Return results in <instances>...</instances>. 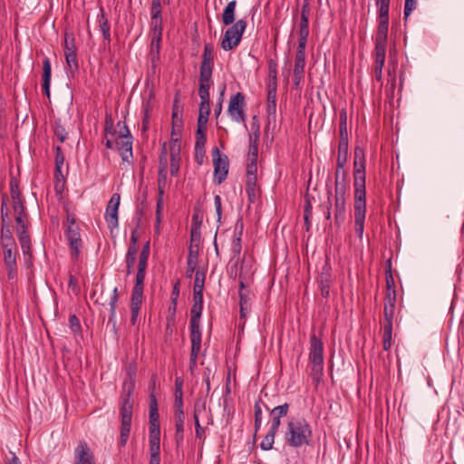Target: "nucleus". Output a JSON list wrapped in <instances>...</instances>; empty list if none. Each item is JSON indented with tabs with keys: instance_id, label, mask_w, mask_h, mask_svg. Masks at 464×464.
Listing matches in <instances>:
<instances>
[{
	"instance_id": "obj_45",
	"label": "nucleus",
	"mask_w": 464,
	"mask_h": 464,
	"mask_svg": "<svg viewBox=\"0 0 464 464\" xmlns=\"http://www.w3.org/2000/svg\"><path fill=\"white\" fill-rule=\"evenodd\" d=\"M55 150H56L55 172H56V178L59 180V176L62 175L61 169H62V166L63 165L64 158L61 152L60 146H56Z\"/></svg>"
},
{
	"instance_id": "obj_62",
	"label": "nucleus",
	"mask_w": 464,
	"mask_h": 464,
	"mask_svg": "<svg viewBox=\"0 0 464 464\" xmlns=\"http://www.w3.org/2000/svg\"><path fill=\"white\" fill-rule=\"evenodd\" d=\"M179 145L173 143L170 146V161L179 160Z\"/></svg>"
},
{
	"instance_id": "obj_37",
	"label": "nucleus",
	"mask_w": 464,
	"mask_h": 464,
	"mask_svg": "<svg viewBox=\"0 0 464 464\" xmlns=\"http://www.w3.org/2000/svg\"><path fill=\"white\" fill-rule=\"evenodd\" d=\"M148 259L149 258L139 256L138 271L135 278V284L139 285H144Z\"/></svg>"
},
{
	"instance_id": "obj_57",
	"label": "nucleus",
	"mask_w": 464,
	"mask_h": 464,
	"mask_svg": "<svg viewBox=\"0 0 464 464\" xmlns=\"http://www.w3.org/2000/svg\"><path fill=\"white\" fill-rule=\"evenodd\" d=\"M242 250L241 241L237 239H233L231 251L233 253V258L238 257Z\"/></svg>"
},
{
	"instance_id": "obj_39",
	"label": "nucleus",
	"mask_w": 464,
	"mask_h": 464,
	"mask_svg": "<svg viewBox=\"0 0 464 464\" xmlns=\"http://www.w3.org/2000/svg\"><path fill=\"white\" fill-rule=\"evenodd\" d=\"M118 289L115 287L113 289V295L111 297L110 300V317H109V323H112L113 325H115L116 321V307H117V302H118Z\"/></svg>"
},
{
	"instance_id": "obj_32",
	"label": "nucleus",
	"mask_w": 464,
	"mask_h": 464,
	"mask_svg": "<svg viewBox=\"0 0 464 464\" xmlns=\"http://www.w3.org/2000/svg\"><path fill=\"white\" fill-rule=\"evenodd\" d=\"M98 22L102 33L104 42L111 43V26L106 17L104 11L102 9L101 14L98 15Z\"/></svg>"
},
{
	"instance_id": "obj_48",
	"label": "nucleus",
	"mask_w": 464,
	"mask_h": 464,
	"mask_svg": "<svg viewBox=\"0 0 464 464\" xmlns=\"http://www.w3.org/2000/svg\"><path fill=\"white\" fill-rule=\"evenodd\" d=\"M254 411H255V430H256V431H257L262 425V409H261L259 401H256L255 406H254Z\"/></svg>"
},
{
	"instance_id": "obj_55",
	"label": "nucleus",
	"mask_w": 464,
	"mask_h": 464,
	"mask_svg": "<svg viewBox=\"0 0 464 464\" xmlns=\"http://www.w3.org/2000/svg\"><path fill=\"white\" fill-rule=\"evenodd\" d=\"M205 156V145H195V158L198 164H202Z\"/></svg>"
},
{
	"instance_id": "obj_17",
	"label": "nucleus",
	"mask_w": 464,
	"mask_h": 464,
	"mask_svg": "<svg viewBox=\"0 0 464 464\" xmlns=\"http://www.w3.org/2000/svg\"><path fill=\"white\" fill-rule=\"evenodd\" d=\"M270 76L273 77L274 82L273 84H270L267 91V107L266 111L269 120L271 117H276V71L274 69L273 71L270 70Z\"/></svg>"
},
{
	"instance_id": "obj_28",
	"label": "nucleus",
	"mask_w": 464,
	"mask_h": 464,
	"mask_svg": "<svg viewBox=\"0 0 464 464\" xmlns=\"http://www.w3.org/2000/svg\"><path fill=\"white\" fill-rule=\"evenodd\" d=\"M385 53L386 50L374 49L375 54V65L373 69V74L377 81L382 80V67L385 61Z\"/></svg>"
},
{
	"instance_id": "obj_52",
	"label": "nucleus",
	"mask_w": 464,
	"mask_h": 464,
	"mask_svg": "<svg viewBox=\"0 0 464 464\" xmlns=\"http://www.w3.org/2000/svg\"><path fill=\"white\" fill-rule=\"evenodd\" d=\"M309 19L307 18H301L300 21V28H299V37H306L308 38L309 35Z\"/></svg>"
},
{
	"instance_id": "obj_61",
	"label": "nucleus",
	"mask_w": 464,
	"mask_h": 464,
	"mask_svg": "<svg viewBox=\"0 0 464 464\" xmlns=\"http://www.w3.org/2000/svg\"><path fill=\"white\" fill-rule=\"evenodd\" d=\"M256 182V176H246V191L247 194H250V190L252 192L255 190Z\"/></svg>"
},
{
	"instance_id": "obj_8",
	"label": "nucleus",
	"mask_w": 464,
	"mask_h": 464,
	"mask_svg": "<svg viewBox=\"0 0 464 464\" xmlns=\"http://www.w3.org/2000/svg\"><path fill=\"white\" fill-rule=\"evenodd\" d=\"M339 173L336 171L335 179V201H334V222L341 227L345 220V188L338 181Z\"/></svg>"
},
{
	"instance_id": "obj_11",
	"label": "nucleus",
	"mask_w": 464,
	"mask_h": 464,
	"mask_svg": "<svg viewBox=\"0 0 464 464\" xmlns=\"http://www.w3.org/2000/svg\"><path fill=\"white\" fill-rule=\"evenodd\" d=\"M245 106V96L241 92L231 96L227 108V114L230 119L236 122L244 123L246 120V115L244 111Z\"/></svg>"
},
{
	"instance_id": "obj_29",
	"label": "nucleus",
	"mask_w": 464,
	"mask_h": 464,
	"mask_svg": "<svg viewBox=\"0 0 464 464\" xmlns=\"http://www.w3.org/2000/svg\"><path fill=\"white\" fill-rule=\"evenodd\" d=\"M143 300V285L135 284L130 299V310H140Z\"/></svg>"
},
{
	"instance_id": "obj_40",
	"label": "nucleus",
	"mask_w": 464,
	"mask_h": 464,
	"mask_svg": "<svg viewBox=\"0 0 464 464\" xmlns=\"http://www.w3.org/2000/svg\"><path fill=\"white\" fill-rule=\"evenodd\" d=\"M392 322L385 323L383 327V348L389 350L392 344Z\"/></svg>"
},
{
	"instance_id": "obj_20",
	"label": "nucleus",
	"mask_w": 464,
	"mask_h": 464,
	"mask_svg": "<svg viewBox=\"0 0 464 464\" xmlns=\"http://www.w3.org/2000/svg\"><path fill=\"white\" fill-rule=\"evenodd\" d=\"M289 404L284 403L270 410V428L269 430L277 432L281 425V418L287 415Z\"/></svg>"
},
{
	"instance_id": "obj_14",
	"label": "nucleus",
	"mask_w": 464,
	"mask_h": 464,
	"mask_svg": "<svg viewBox=\"0 0 464 464\" xmlns=\"http://www.w3.org/2000/svg\"><path fill=\"white\" fill-rule=\"evenodd\" d=\"M69 225L67 226L66 235L70 244L72 257L77 260L80 255V248L82 246V239L80 235V228L73 220L68 218Z\"/></svg>"
},
{
	"instance_id": "obj_27",
	"label": "nucleus",
	"mask_w": 464,
	"mask_h": 464,
	"mask_svg": "<svg viewBox=\"0 0 464 464\" xmlns=\"http://www.w3.org/2000/svg\"><path fill=\"white\" fill-rule=\"evenodd\" d=\"M175 440L177 446H180L184 440V422H185V415L184 413L175 412Z\"/></svg>"
},
{
	"instance_id": "obj_31",
	"label": "nucleus",
	"mask_w": 464,
	"mask_h": 464,
	"mask_svg": "<svg viewBox=\"0 0 464 464\" xmlns=\"http://www.w3.org/2000/svg\"><path fill=\"white\" fill-rule=\"evenodd\" d=\"M237 1L232 0L227 3L222 14V23L225 25H230L235 21Z\"/></svg>"
},
{
	"instance_id": "obj_24",
	"label": "nucleus",
	"mask_w": 464,
	"mask_h": 464,
	"mask_svg": "<svg viewBox=\"0 0 464 464\" xmlns=\"http://www.w3.org/2000/svg\"><path fill=\"white\" fill-rule=\"evenodd\" d=\"M160 168L159 170V178H158V188L159 195L163 196L164 188L167 181V170H166V163H167V153L165 147L163 148V152L160 158Z\"/></svg>"
},
{
	"instance_id": "obj_43",
	"label": "nucleus",
	"mask_w": 464,
	"mask_h": 464,
	"mask_svg": "<svg viewBox=\"0 0 464 464\" xmlns=\"http://www.w3.org/2000/svg\"><path fill=\"white\" fill-rule=\"evenodd\" d=\"M276 432L269 430L267 434L265 436V438L262 440L260 443V448L263 450H269L273 448L274 441H275V436Z\"/></svg>"
},
{
	"instance_id": "obj_16",
	"label": "nucleus",
	"mask_w": 464,
	"mask_h": 464,
	"mask_svg": "<svg viewBox=\"0 0 464 464\" xmlns=\"http://www.w3.org/2000/svg\"><path fill=\"white\" fill-rule=\"evenodd\" d=\"M389 26V13L379 14V25L377 34L375 36V48L386 50V40Z\"/></svg>"
},
{
	"instance_id": "obj_58",
	"label": "nucleus",
	"mask_w": 464,
	"mask_h": 464,
	"mask_svg": "<svg viewBox=\"0 0 464 464\" xmlns=\"http://www.w3.org/2000/svg\"><path fill=\"white\" fill-rule=\"evenodd\" d=\"M68 285L75 295H77L80 292L78 280L76 276L72 274L69 276Z\"/></svg>"
},
{
	"instance_id": "obj_12",
	"label": "nucleus",
	"mask_w": 464,
	"mask_h": 464,
	"mask_svg": "<svg viewBox=\"0 0 464 464\" xmlns=\"http://www.w3.org/2000/svg\"><path fill=\"white\" fill-rule=\"evenodd\" d=\"M203 310V294L193 293V305L190 310V334H201L200 318Z\"/></svg>"
},
{
	"instance_id": "obj_36",
	"label": "nucleus",
	"mask_w": 464,
	"mask_h": 464,
	"mask_svg": "<svg viewBox=\"0 0 464 464\" xmlns=\"http://www.w3.org/2000/svg\"><path fill=\"white\" fill-rule=\"evenodd\" d=\"M205 410V403H202L201 405H198V403L195 404L194 407V421H195V427H196V436L198 439H201L204 435V429L201 427L199 423V414Z\"/></svg>"
},
{
	"instance_id": "obj_38",
	"label": "nucleus",
	"mask_w": 464,
	"mask_h": 464,
	"mask_svg": "<svg viewBox=\"0 0 464 464\" xmlns=\"http://www.w3.org/2000/svg\"><path fill=\"white\" fill-rule=\"evenodd\" d=\"M65 60L67 66L72 72L78 70V61H77V54L76 50H72V48H67V50L64 51Z\"/></svg>"
},
{
	"instance_id": "obj_50",
	"label": "nucleus",
	"mask_w": 464,
	"mask_h": 464,
	"mask_svg": "<svg viewBox=\"0 0 464 464\" xmlns=\"http://www.w3.org/2000/svg\"><path fill=\"white\" fill-rule=\"evenodd\" d=\"M117 138H129L132 137L129 130V128L124 121H119L117 124Z\"/></svg>"
},
{
	"instance_id": "obj_10",
	"label": "nucleus",
	"mask_w": 464,
	"mask_h": 464,
	"mask_svg": "<svg viewBox=\"0 0 464 464\" xmlns=\"http://www.w3.org/2000/svg\"><path fill=\"white\" fill-rule=\"evenodd\" d=\"M213 45L206 44L202 55V62L199 72V83H210L214 67Z\"/></svg>"
},
{
	"instance_id": "obj_21",
	"label": "nucleus",
	"mask_w": 464,
	"mask_h": 464,
	"mask_svg": "<svg viewBox=\"0 0 464 464\" xmlns=\"http://www.w3.org/2000/svg\"><path fill=\"white\" fill-rule=\"evenodd\" d=\"M115 148L120 151L123 161L132 157V137L116 138Z\"/></svg>"
},
{
	"instance_id": "obj_26",
	"label": "nucleus",
	"mask_w": 464,
	"mask_h": 464,
	"mask_svg": "<svg viewBox=\"0 0 464 464\" xmlns=\"http://www.w3.org/2000/svg\"><path fill=\"white\" fill-rule=\"evenodd\" d=\"M51 62L48 57L43 60V83L42 87L47 97L50 96V83H51Z\"/></svg>"
},
{
	"instance_id": "obj_5",
	"label": "nucleus",
	"mask_w": 464,
	"mask_h": 464,
	"mask_svg": "<svg viewBox=\"0 0 464 464\" xmlns=\"http://www.w3.org/2000/svg\"><path fill=\"white\" fill-rule=\"evenodd\" d=\"M224 34L221 41V47L225 51H230L236 48L241 42L242 35L246 28V21L239 19L236 23L230 24Z\"/></svg>"
},
{
	"instance_id": "obj_13",
	"label": "nucleus",
	"mask_w": 464,
	"mask_h": 464,
	"mask_svg": "<svg viewBox=\"0 0 464 464\" xmlns=\"http://www.w3.org/2000/svg\"><path fill=\"white\" fill-rule=\"evenodd\" d=\"M209 87L210 83H199L198 96L201 100V102L199 105L198 124L208 125V116L210 113L208 92Z\"/></svg>"
},
{
	"instance_id": "obj_59",
	"label": "nucleus",
	"mask_w": 464,
	"mask_h": 464,
	"mask_svg": "<svg viewBox=\"0 0 464 464\" xmlns=\"http://www.w3.org/2000/svg\"><path fill=\"white\" fill-rule=\"evenodd\" d=\"M19 240L21 245V248L23 253L29 254L30 253V237H22Z\"/></svg>"
},
{
	"instance_id": "obj_49",
	"label": "nucleus",
	"mask_w": 464,
	"mask_h": 464,
	"mask_svg": "<svg viewBox=\"0 0 464 464\" xmlns=\"http://www.w3.org/2000/svg\"><path fill=\"white\" fill-rule=\"evenodd\" d=\"M150 454H160V437H150Z\"/></svg>"
},
{
	"instance_id": "obj_53",
	"label": "nucleus",
	"mask_w": 464,
	"mask_h": 464,
	"mask_svg": "<svg viewBox=\"0 0 464 464\" xmlns=\"http://www.w3.org/2000/svg\"><path fill=\"white\" fill-rule=\"evenodd\" d=\"M150 437H160L159 420H150Z\"/></svg>"
},
{
	"instance_id": "obj_46",
	"label": "nucleus",
	"mask_w": 464,
	"mask_h": 464,
	"mask_svg": "<svg viewBox=\"0 0 464 464\" xmlns=\"http://www.w3.org/2000/svg\"><path fill=\"white\" fill-rule=\"evenodd\" d=\"M159 420L158 402L154 394L150 395V420Z\"/></svg>"
},
{
	"instance_id": "obj_25",
	"label": "nucleus",
	"mask_w": 464,
	"mask_h": 464,
	"mask_svg": "<svg viewBox=\"0 0 464 464\" xmlns=\"http://www.w3.org/2000/svg\"><path fill=\"white\" fill-rule=\"evenodd\" d=\"M161 34L162 30H152L150 53L152 63H155L160 57Z\"/></svg>"
},
{
	"instance_id": "obj_18",
	"label": "nucleus",
	"mask_w": 464,
	"mask_h": 464,
	"mask_svg": "<svg viewBox=\"0 0 464 464\" xmlns=\"http://www.w3.org/2000/svg\"><path fill=\"white\" fill-rule=\"evenodd\" d=\"M13 248H4V263L7 272V279L10 282H14L17 276L16 257L13 254Z\"/></svg>"
},
{
	"instance_id": "obj_6",
	"label": "nucleus",
	"mask_w": 464,
	"mask_h": 464,
	"mask_svg": "<svg viewBox=\"0 0 464 464\" xmlns=\"http://www.w3.org/2000/svg\"><path fill=\"white\" fill-rule=\"evenodd\" d=\"M8 198L6 195L3 196L1 204V245L3 248L15 247V242L11 232L12 220L9 217V209L7 207Z\"/></svg>"
},
{
	"instance_id": "obj_15",
	"label": "nucleus",
	"mask_w": 464,
	"mask_h": 464,
	"mask_svg": "<svg viewBox=\"0 0 464 464\" xmlns=\"http://www.w3.org/2000/svg\"><path fill=\"white\" fill-rule=\"evenodd\" d=\"M121 202V196L118 193L112 194L110 201L108 202L105 211V220L108 227L112 231L119 226L118 210Z\"/></svg>"
},
{
	"instance_id": "obj_2",
	"label": "nucleus",
	"mask_w": 464,
	"mask_h": 464,
	"mask_svg": "<svg viewBox=\"0 0 464 464\" xmlns=\"http://www.w3.org/2000/svg\"><path fill=\"white\" fill-rule=\"evenodd\" d=\"M312 436L310 425L304 419L292 418L287 422V428L285 432V442L294 448H300L309 443Z\"/></svg>"
},
{
	"instance_id": "obj_34",
	"label": "nucleus",
	"mask_w": 464,
	"mask_h": 464,
	"mask_svg": "<svg viewBox=\"0 0 464 464\" xmlns=\"http://www.w3.org/2000/svg\"><path fill=\"white\" fill-rule=\"evenodd\" d=\"M187 265V276L191 277L198 265V250L194 249L193 246L189 247Z\"/></svg>"
},
{
	"instance_id": "obj_64",
	"label": "nucleus",
	"mask_w": 464,
	"mask_h": 464,
	"mask_svg": "<svg viewBox=\"0 0 464 464\" xmlns=\"http://www.w3.org/2000/svg\"><path fill=\"white\" fill-rule=\"evenodd\" d=\"M307 38L299 37L296 54L305 55Z\"/></svg>"
},
{
	"instance_id": "obj_3",
	"label": "nucleus",
	"mask_w": 464,
	"mask_h": 464,
	"mask_svg": "<svg viewBox=\"0 0 464 464\" xmlns=\"http://www.w3.org/2000/svg\"><path fill=\"white\" fill-rule=\"evenodd\" d=\"M127 386V383H125ZM134 387L133 381L130 380L127 391L121 397L120 415L121 419L120 443L124 447L128 441L132 419L133 400L131 392Z\"/></svg>"
},
{
	"instance_id": "obj_4",
	"label": "nucleus",
	"mask_w": 464,
	"mask_h": 464,
	"mask_svg": "<svg viewBox=\"0 0 464 464\" xmlns=\"http://www.w3.org/2000/svg\"><path fill=\"white\" fill-rule=\"evenodd\" d=\"M309 361L312 363V378L318 382L324 372V343L315 334L310 337Z\"/></svg>"
},
{
	"instance_id": "obj_35",
	"label": "nucleus",
	"mask_w": 464,
	"mask_h": 464,
	"mask_svg": "<svg viewBox=\"0 0 464 464\" xmlns=\"http://www.w3.org/2000/svg\"><path fill=\"white\" fill-rule=\"evenodd\" d=\"M150 14L151 30H162L161 6L151 5Z\"/></svg>"
},
{
	"instance_id": "obj_47",
	"label": "nucleus",
	"mask_w": 464,
	"mask_h": 464,
	"mask_svg": "<svg viewBox=\"0 0 464 464\" xmlns=\"http://www.w3.org/2000/svg\"><path fill=\"white\" fill-rule=\"evenodd\" d=\"M54 135L61 142L66 140L67 132L62 125L61 121H56L54 123Z\"/></svg>"
},
{
	"instance_id": "obj_54",
	"label": "nucleus",
	"mask_w": 464,
	"mask_h": 464,
	"mask_svg": "<svg viewBox=\"0 0 464 464\" xmlns=\"http://www.w3.org/2000/svg\"><path fill=\"white\" fill-rule=\"evenodd\" d=\"M69 324H70V327H71L72 331L74 334H77L81 331L80 320L78 319V317L75 314L70 315Z\"/></svg>"
},
{
	"instance_id": "obj_19",
	"label": "nucleus",
	"mask_w": 464,
	"mask_h": 464,
	"mask_svg": "<svg viewBox=\"0 0 464 464\" xmlns=\"http://www.w3.org/2000/svg\"><path fill=\"white\" fill-rule=\"evenodd\" d=\"M74 464H95L86 442L81 441L74 450Z\"/></svg>"
},
{
	"instance_id": "obj_41",
	"label": "nucleus",
	"mask_w": 464,
	"mask_h": 464,
	"mask_svg": "<svg viewBox=\"0 0 464 464\" xmlns=\"http://www.w3.org/2000/svg\"><path fill=\"white\" fill-rule=\"evenodd\" d=\"M395 301V296L392 297L391 294L388 295V300L385 303L384 305V316H385V323L392 322V317H393V302Z\"/></svg>"
},
{
	"instance_id": "obj_22",
	"label": "nucleus",
	"mask_w": 464,
	"mask_h": 464,
	"mask_svg": "<svg viewBox=\"0 0 464 464\" xmlns=\"http://www.w3.org/2000/svg\"><path fill=\"white\" fill-rule=\"evenodd\" d=\"M201 338L202 334H190L191 352L189 358V370L191 372H193L194 371V368L197 363L198 355L201 349Z\"/></svg>"
},
{
	"instance_id": "obj_63",
	"label": "nucleus",
	"mask_w": 464,
	"mask_h": 464,
	"mask_svg": "<svg viewBox=\"0 0 464 464\" xmlns=\"http://www.w3.org/2000/svg\"><path fill=\"white\" fill-rule=\"evenodd\" d=\"M67 48H72V50H76L75 49V45H74V38L72 36V34H64V51L67 50Z\"/></svg>"
},
{
	"instance_id": "obj_23",
	"label": "nucleus",
	"mask_w": 464,
	"mask_h": 464,
	"mask_svg": "<svg viewBox=\"0 0 464 464\" xmlns=\"http://www.w3.org/2000/svg\"><path fill=\"white\" fill-rule=\"evenodd\" d=\"M10 193L13 200L14 213L24 212V207L21 198L18 182L14 179L10 180Z\"/></svg>"
},
{
	"instance_id": "obj_60",
	"label": "nucleus",
	"mask_w": 464,
	"mask_h": 464,
	"mask_svg": "<svg viewBox=\"0 0 464 464\" xmlns=\"http://www.w3.org/2000/svg\"><path fill=\"white\" fill-rule=\"evenodd\" d=\"M377 6H379V14L389 13L390 0H374Z\"/></svg>"
},
{
	"instance_id": "obj_42",
	"label": "nucleus",
	"mask_w": 464,
	"mask_h": 464,
	"mask_svg": "<svg viewBox=\"0 0 464 464\" xmlns=\"http://www.w3.org/2000/svg\"><path fill=\"white\" fill-rule=\"evenodd\" d=\"M204 283H205L204 273H201L199 270H197L195 273L193 293H202L203 294Z\"/></svg>"
},
{
	"instance_id": "obj_51",
	"label": "nucleus",
	"mask_w": 464,
	"mask_h": 464,
	"mask_svg": "<svg viewBox=\"0 0 464 464\" xmlns=\"http://www.w3.org/2000/svg\"><path fill=\"white\" fill-rule=\"evenodd\" d=\"M329 276L322 275L321 276V293L324 297H328L330 294Z\"/></svg>"
},
{
	"instance_id": "obj_1",
	"label": "nucleus",
	"mask_w": 464,
	"mask_h": 464,
	"mask_svg": "<svg viewBox=\"0 0 464 464\" xmlns=\"http://www.w3.org/2000/svg\"><path fill=\"white\" fill-rule=\"evenodd\" d=\"M354 230L358 237L362 238L366 209L365 192V158L362 149L354 150Z\"/></svg>"
},
{
	"instance_id": "obj_56",
	"label": "nucleus",
	"mask_w": 464,
	"mask_h": 464,
	"mask_svg": "<svg viewBox=\"0 0 464 464\" xmlns=\"http://www.w3.org/2000/svg\"><path fill=\"white\" fill-rule=\"evenodd\" d=\"M258 155V145L251 142L249 144L248 161H256Z\"/></svg>"
},
{
	"instance_id": "obj_7",
	"label": "nucleus",
	"mask_w": 464,
	"mask_h": 464,
	"mask_svg": "<svg viewBox=\"0 0 464 464\" xmlns=\"http://www.w3.org/2000/svg\"><path fill=\"white\" fill-rule=\"evenodd\" d=\"M340 130V141L338 146L337 156V170L340 174V169H343L347 161L348 153V133H347V118L346 112L341 114V121L339 125Z\"/></svg>"
},
{
	"instance_id": "obj_44",
	"label": "nucleus",
	"mask_w": 464,
	"mask_h": 464,
	"mask_svg": "<svg viewBox=\"0 0 464 464\" xmlns=\"http://www.w3.org/2000/svg\"><path fill=\"white\" fill-rule=\"evenodd\" d=\"M206 131H207V125L198 124L195 145L202 146V145L206 144V142H207Z\"/></svg>"
},
{
	"instance_id": "obj_30",
	"label": "nucleus",
	"mask_w": 464,
	"mask_h": 464,
	"mask_svg": "<svg viewBox=\"0 0 464 464\" xmlns=\"http://www.w3.org/2000/svg\"><path fill=\"white\" fill-rule=\"evenodd\" d=\"M305 66V55L295 54V67H294V77L295 84L298 85L304 76Z\"/></svg>"
},
{
	"instance_id": "obj_9",
	"label": "nucleus",
	"mask_w": 464,
	"mask_h": 464,
	"mask_svg": "<svg viewBox=\"0 0 464 464\" xmlns=\"http://www.w3.org/2000/svg\"><path fill=\"white\" fill-rule=\"evenodd\" d=\"M212 157L214 164V180L218 184H221L225 181L228 173V158L227 155L222 154L217 147L212 150Z\"/></svg>"
},
{
	"instance_id": "obj_33",
	"label": "nucleus",
	"mask_w": 464,
	"mask_h": 464,
	"mask_svg": "<svg viewBox=\"0 0 464 464\" xmlns=\"http://www.w3.org/2000/svg\"><path fill=\"white\" fill-rule=\"evenodd\" d=\"M14 214L16 222V232L18 239H20L22 237H29L26 232L27 226L25 220V212L24 211Z\"/></svg>"
}]
</instances>
